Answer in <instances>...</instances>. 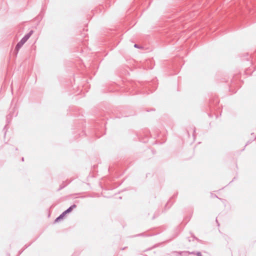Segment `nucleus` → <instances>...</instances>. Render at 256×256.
I'll return each mask as SVG.
<instances>
[{
  "label": "nucleus",
  "instance_id": "3",
  "mask_svg": "<svg viewBox=\"0 0 256 256\" xmlns=\"http://www.w3.org/2000/svg\"><path fill=\"white\" fill-rule=\"evenodd\" d=\"M134 47H137V45H136V44H135V45H134Z\"/></svg>",
  "mask_w": 256,
  "mask_h": 256
},
{
  "label": "nucleus",
  "instance_id": "2",
  "mask_svg": "<svg viewBox=\"0 0 256 256\" xmlns=\"http://www.w3.org/2000/svg\"><path fill=\"white\" fill-rule=\"evenodd\" d=\"M76 208V206L75 204H74L72 205V206H71L67 210H66V211H64L62 214H60V216L59 217H58L56 220H55V222H58L59 220L60 219H62L64 218V216H65V215L68 214V213H69L70 212L72 211V210L74 208Z\"/></svg>",
  "mask_w": 256,
  "mask_h": 256
},
{
  "label": "nucleus",
  "instance_id": "1",
  "mask_svg": "<svg viewBox=\"0 0 256 256\" xmlns=\"http://www.w3.org/2000/svg\"><path fill=\"white\" fill-rule=\"evenodd\" d=\"M32 31H31L30 33L26 34L17 44L16 47V49L17 50H18L27 41V40L30 38V37L32 35Z\"/></svg>",
  "mask_w": 256,
  "mask_h": 256
},
{
  "label": "nucleus",
  "instance_id": "4",
  "mask_svg": "<svg viewBox=\"0 0 256 256\" xmlns=\"http://www.w3.org/2000/svg\"><path fill=\"white\" fill-rule=\"evenodd\" d=\"M198 256H200V255H198Z\"/></svg>",
  "mask_w": 256,
  "mask_h": 256
},
{
  "label": "nucleus",
  "instance_id": "5",
  "mask_svg": "<svg viewBox=\"0 0 256 256\" xmlns=\"http://www.w3.org/2000/svg\"><path fill=\"white\" fill-rule=\"evenodd\" d=\"M198 256H200V255H198Z\"/></svg>",
  "mask_w": 256,
  "mask_h": 256
}]
</instances>
